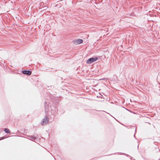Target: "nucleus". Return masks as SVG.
Here are the masks:
<instances>
[{
	"label": "nucleus",
	"mask_w": 160,
	"mask_h": 160,
	"mask_svg": "<svg viewBox=\"0 0 160 160\" xmlns=\"http://www.w3.org/2000/svg\"><path fill=\"white\" fill-rule=\"evenodd\" d=\"M115 76V77H117V76Z\"/></svg>",
	"instance_id": "9"
},
{
	"label": "nucleus",
	"mask_w": 160,
	"mask_h": 160,
	"mask_svg": "<svg viewBox=\"0 0 160 160\" xmlns=\"http://www.w3.org/2000/svg\"><path fill=\"white\" fill-rule=\"evenodd\" d=\"M83 42V41L82 39H79L75 40L74 42V43L77 44H79L82 43Z\"/></svg>",
	"instance_id": "5"
},
{
	"label": "nucleus",
	"mask_w": 160,
	"mask_h": 160,
	"mask_svg": "<svg viewBox=\"0 0 160 160\" xmlns=\"http://www.w3.org/2000/svg\"><path fill=\"white\" fill-rule=\"evenodd\" d=\"M22 73L27 75H30L32 74V72L29 70H23L22 71Z\"/></svg>",
	"instance_id": "4"
},
{
	"label": "nucleus",
	"mask_w": 160,
	"mask_h": 160,
	"mask_svg": "<svg viewBox=\"0 0 160 160\" xmlns=\"http://www.w3.org/2000/svg\"><path fill=\"white\" fill-rule=\"evenodd\" d=\"M48 117L47 116H46L45 118L43 119L42 122H41V124L42 125H44V124H45L47 123H48Z\"/></svg>",
	"instance_id": "3"
},
{
	"label": "nucleus",
	"mask_w": 160,
	"mask_h": 160,
	"mask_svg": "<svg viewBox=\"0 0 160 160\" xmlns=\"http://www.w3.org/2000/svg\"><path fill=\"white\" fill-rule=\"evenodd\" d=\"M98 59V58H91L88 59L87 61V63L88 64H91L96 61Z\"/></svg>",
	"instance_id": "1"
},
{
	"label": "nucleus",
	"mask_w": 160,
	"mask_h": 160,
	"mask_svg": "<svg viewBox=\"0 0 160 160\" xmlns=\"http://www.w3.org/2000/svg\"><path fill=\"white\" fill-rule=\"evenodd\" d=\"M131 128L133 129H135V130H136L137 127H136L135 125L134 126H132L131 127Z\"/></svg>",
	"instance_id": "6"
},
{
	"label": "nucleus",
	"mask_w": 160,
	"mask_h": 160,
	"mask_svg": "<svg viewBox=\"0 0 160 160\" xmlns=\"http://www.w3.org/2000/svg\"><path fill=\"white\" fill-rule=\"evenodd\" d=\"M2 130H9L7 128H3Z\"/></svg>",
	"instance_id": "7"
},
{
	"label": "nucleus",
	"mask_w": 160,
	"mask_h": 160,
	"mask_svg": "<svg viewBox=\"0 0 160 160\" xmlns=\"http://www.w3.org/2000/svg\"><path fill=\"white\" fill-rule=\"evenodd\" d=\"M50 109H51V111H52V107H49V106L47 104V103L46 102H45V110L46 112H48V111H49Z\"/></svg>",
	"instance_id": "2"
},
{
	"label": "nucleus",
	"mask_w": 160,
	"mask_h": 160,
	"mask_svg": "<svg viewBox=\"0 0 160 160\" xmlns=\"http://www.w3.org/2000/svg\"><path fill=\"white\" fill-rule=\"evenodd\" d=\"M6 133H10V131H5Z\"/></svg>",
	"instance_id": "8"
}]
</instances>
